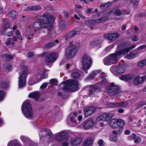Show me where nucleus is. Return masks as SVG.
<instances>
[{"mask_svg": "<svg viewBox=\"0 0 146 146\" xmlns=\"http://www.w3.org/2000/svg\"><path fill=\"white\" fill-rule=\"evenodd\" d=\"M109 56H107L103 59V62L104 64L106 65H109L113 64Z\"/></svg>", "mask_w": 146, "mask_h": 146, "instance_id": "nucleus-28", "label": "nucleus"}, {"mask_svg": "<svg viewBox=\"0 0 146 146\" xmlns=\"http://www.w3.org/2000/svg\"><path fill=\"white\" fill-rule=\"evenodd\" d=\"M20 139L23 142V146H33V142L28 137L24 136L21 135Z\"/></svg>", "mask_w": 146, "mask_h": 146, "instance_id": "nucleus-17", "label": "nucleus"}, {"mask_svg": "<svg viewBox=\"0 0 146 146\" xmlns=\"http://www.w3.org/2000/svg\"><path fill=\"white\" fill-rule=\"evenodd\" d=\"M43 26L42 25L41 23L40 22L36 21L33 24V27L35 31H38L40 29L41 27Z\"/></svg>", "mask_w": 146, "mask_h": 146, "instance_id": "nucleus-25", "label": "nucleus"}, {"mask_svg": "<svg viewBox=\"0 0 146 146\" xmlns=\"http://www.w3.org/2000/svg\"><path fill=\"white\" fill-rule=\"evenodd\" d=\"M65 67L67 69H72L73 67L72 65L69 64H66L65 66Z\"/></svg>", "mask_w": 146, "mask_h": 146, "instance_id": "nucleus-56", "label": "nucleus"}, {"mask_svg": "<svg viewBox=\"0 0 146 146\" xmlns=\"http://www.w3.org/2000/svg\"><path fill=\"white\" fill-rule=\"evenodd\" d=\"M136 135L135 133H133L128 136L127 139L129 141L133 140L135 138Z\"/></svg>", "mask_w": 146, "mask_h": 146, "instance_id": "nucleus-51", "label": "nucleus"}, {"mask_svg": "<svg viewBox=\"0 0 146 146\" xmlns=\"http://www.w3.org/2000/svg\"><path fill=\"white\" fill-rule=\"evenodd\" d=\"M101 81L99 82L100 84H105L107 81L105 77L107 76L105 75L104 72H102L100 74Z\"/></svg>", "mask_w": 146, "mask_h": 146, "instance_id": "nucleus-27", "label": "nucleus"}, {"mask_svg": "<svg viewBox=\"0 0 146 146\" xmlns=\"http://www.w3.org/2000/svg\"><path fill=\"white\" fill-rule=\"evenodd\" d=\"M21 110L25 116L27 118H32L34 112L29 100L25 101L22 104Z\"/></svg>", "mask_w": 146, "mask_h": 146, "instance_id": "nucleus-5", "label": "nucleus"}, {"mask_svg": "<svg viewBox=\"0 0 146 146\" xmlns=\"http://www.w3.org/2000/svg\"><path fill=\"white\" fill-rule=\"evenodd\" d=\"M99 145L100 146H102L104 145V141L102 139H100L98 141Z\"/></svg>", "mask_w": 146, "mask_h": 146, "instance_id": "nucleus-59", "label": "nucleus"}, {"mask_svg": "<svg viewBox=\"0 0 146 146\" xmlns=\"http://www.w3.org/2000/svg\"><path fill=\"white\" fill-rule=\"evenodd\" d=\"M146 80V75L141 77L139 76H136L135 78L134 84L135 85H138L140 84H143Z\"/></svg>", "mask_w": 146, "mask_h": 146, "instance_id": "nucleus-16", "label": "nucleus"}, {"mask_svg": "<svg viewBox=\"0 0 146 146\" xmlns=\"http://www.w3.org/2000/svg\"><path fill=\"white\" fill-rule=\"evenodd\" d=\"M134 77L133 74H129L126 75H123L119 77V78L125 81H128L133 79Z\"/></svg>", "mask_w": 146, "mask_h": 146, "instance_id": "nucleus-21", "label": "nucleus"}, {"mask_svg": "<svg viewBox=\"0 0 146 146\" xmlns=\"http://www.w3.org/2000/svg\"><path fill=\"white\" fill-rule=\"evenodd\" d=\"M34 53L32 52H29L27 54V56L29 57H31L33 56Z\"/></svg>", "mask_w": 146, "mask_h": 146, "instance_id": "nucleus-62", "label": "nucleus"}, {"mask_svg": "<svg viewBox=\"0 0 146 146\" xmlns=\"http://www.w3.org/2000/svg\"><path fill=\"white\" fill-rule=\"evenodd\" d=\"M127 105L126 102H113L109 104V107L111 108H114L117 106L120 107H125Z\"/></svg>", "mask_w": 146, "mask_h": 146, "instance_id": "nucleus-20", "label": "nucleus"}, {"mask_svg": "<svg viewBox=\"0 0 146 146\" xmlns=\"http://www.w3.org/2000/svg\"><path fill=\"white\" fill-rule=\"evenodd\" d=\"M136 56V54H134L132 52H130L129 54L126 55L124 57L128 59H131L135 58Z\"/></svg>", "mask_w": 146, "mask_h": 146, "instance_id": "nucleus-41", "label": "nucleus"}, {"mask_svg": "<svg viewBox=\"0 0 146 146\" xmlns=\"http://www.w3.org/2000/svg\"><path fill=\"white\" fill-rule=\"evenodd\" d=\"M55 17L50 15L47 12H45L43 16L37 15L35 20H37L41 22L43 28L48 29L49 32L51 31L53 27L52 23L54 21Z\"/></svg>", "mask_w": 146, "mask_h": 146, "instance_id": "nucleus-1", "label": "nucleus"}, {"mask_svg": "<svg viewBox=\"0 0 146 146\" xmlns=\"http://www.w3.org/2000/svg\"><path fill=\"white\" fill-rule=\"evenodd\" d=\"M113 115L111 113H104L97 118V120L108 121L113 117Z\"/></svg>", "mask_w": 146, "mask_h": 146, "instance_id": "nucleus-13", "label": "nucleus"}, {"mask_svg": "<svg viewBox=\"0 0 146 146\" xmlns=\"http://www.w3.org/2000/svg\"><path fill=\"white\" fill-rule=\"evenodd\" d=\"M66 25L64 23L63 21H61L59 24V28H60L62 30L66 28Z\"/></svg>", "mask_w": 146, "mask_h": 146, "instance_id": "nucleus-50", "label": "nucleus"}, {"mask_svg": "<svg viewBox=\"0 0 146 146\" xmlns=\"http://www.w3.org/2000/svg\"><path fill=\"white\" fill-rule=\"evenodd\" d=\"M68 134L65 132H62L57 134L56 137L57 140L60 141L63 139L66 138Z\"/></svg>", "mask_w": 146, "mask_h": 146, "instance_id": "nucleus-23", "label": "nucleus"}, {"mask_svg": "<svg viewBox=\"0 0 146 146\" xmlns=\"http://www.w3.org/2000/svg\"><path fill=\"white\" fill-rule=\"evenodd\" d=\"M139 4L138 2L137 1H135L133 3V5L135 8H136Z\"/></svg>", "mask_w": 146, "mask_h": 146, "instance_id": "nucleus-60", "label": "nucleus"}, {"mask_svg": "<svg viewBox=\"0 0 146 146\" xmlns=\"http://www.w3.org/2000/svg\"><path fill=\"white\" fill-rule=\"evenodd\" d=\"M5 95V93L3 90H0V102L4 99Z\"/></svg>", "mask_w": 146, "mask_h": 146, "instance_id": "nucleus-44", "label": "nucleus"}, {"mask_svg": "<svg viewBox=\"0 0 146 146\" xmlns=\"http://www.w3.org/2000/svg\"><path fill=\"white\" fill-rule=\"evenodd\" d=\"M18 15V13L15 11H12L9 12L8 14V16L9 17H15L17 16Z\"/></svg>", "mask_w": 146, "mask_h": 146, "instance_id": "nucleus-43", "label": "nucleus"}, {"mask_svg": "<svg viewBox=\"0 0 146 146\" xmlns=\"http://www.w3.org/2000/svg\"><path fill=\"white\" fill-rule=\"evenodd\" d=\"M146 47V45L143 44L142 46H141L137 48V49L138 50H139L145 48Z\"/></svg>", "mask_w": 146, "mask_h": 146, "instance_id": "nucleus-55", "label": "nucleus"}, {"mask_svg": "<svg viewBox=\"0 0 146 146\" xmlns=\"http://www.w3.org/2000/svg\"><path fill=\"white\" fill-rule=\"evenodd\" d=\"M57 80L55 79H52L49 81V84H52L53 85H56L57 83Z\"/></svg>", "mask_w": 146, "mask_h": 146, "instance_id": "nucleus-47", "label": "nucleus"}, {"mask_svg": "<svg viewBox=\"0 0 146 146\" xmlns=\"http://www.w3.org/2000/svg\"><path fill=\"white\" fill-rule=\"evenodd\" d=\"M48 135L49 137L52 136V133L50 129H46L44 130L41 129L39 133L40 140H42V137L46 136Z\"/></svg>", "mask_w": 146, "mask_h": 146, "instance_id": "nucleus-14", "label": "nucleus"}, {"mask_svg": "<svg viewBox=\"0 0 146 146\" xmlns=\"http://www.w3.org/2000/svg\"><path fill=\"white\" fill-rule=\"evenodd\" d=\"M77 33V31L76 30L70 31L65 36L66 39H67L68 38L72 37L74 36Z\"/></svg>", "mask_w": 146, "mask_h": 146, "instance_id": "nucleus-31", "label": "nucleus"}, {"mask_svg": "<svg viewBox=\"0 0 146 146\" xmlns=\"http://www.w3.org/2000/svg\"><path fill=\"white\" fill-rule=\"evenodd\" d=\"M86 23L88 25L92 26L95 24L98 23L97 19H92L86 21Z\"/></svg>", "mask_w": 146, "mask_h": 146, "instance_id": "nucleus-33", "label": "nucleus"}, {"mask_svg": "<svg viewBox=\"0 0 146 146\" xmlns=\"http://www.w3.org/2000/svg\"><path fill=\"white\" fill-rule=\"evenodd\" d=\"M72 114V113H70L69 116V118L70 121L73 122L74 124L75 125H76V120L75 119V117H74L71 116Z\"/></svg>", "mask_w": 146, "mask_h": 146, "instance_id": "nucleus-45", "label": "nucleus"}, {"mask_svg": "<svg viewBox=\"0 0 146 146\" xmlns=\"http://www.w3.org/2000/svg\"><path fill=\"white\" fill-rule=\"evenodd\" d=\"M112 3L111 2H108L107 3L100 5V7L102 9H103L110 7Z\"/></svg>", "mask_w": 146, "mask_h": 146, "instance_id": "nucleus-38", "label": "nucleus"}, {"mask_svg": "<svg viewBox=\"0 0 146 146\" xmlns=\"http://www.w3.org/2000/svg\"><path fill=\"white\" fill-rule=\"evenodd\" d=\"M13 35V32L11 31H10V32H9L7 33L6 34V36H11Z\"/></svg>", "mask_w": 146, "mask_h": 146, "instance_id": "nucleus-61", "label": "nucleus"}, {"mask_svg": "<svg viewBox=\"0 0 146 146\" xmlns=\"http://www.w3.org/2000/svg\"><path fill=\"white\" fill-rule=\"evenodd\" d=\"M1 57L5 61H9L13 58V56L6 54H3L1 55Z\"/></svg>", "mask_w": 146, "mask_h": 146, "instance_id": "nucleus-32", "label": "nucleus"}, {"mask_svg": "<svg viewBox=\"0 0 146 146\" xmlns=\"http://www.w3.org/2000/svg\"><path fill=\"white\" fill-rule=\"evenodd\" d=\"M75 70L73 69L72 72H73L74 70V72L71 73V76L72 78H78L80 76V74L79 73L76 71H75Z\"/></svg>", "mask_w": 146, "mask_h": 146, "instance_id": "nucleus-42", "label": "nucleus"}, {"mask_svg": "<svg viewBox=\"0 0 146 146\" xmlns=\"http://www.w3.org/2000/svg\"><path fill=\"white\" fill-rule=\"evenodd\" d=\"M58 40H56L53 42L48 43L45 45V48H50L51 47L55 46L56 43H58Z\"/></svg>", "mask_w": 146, "mask_h": 146, "instance_id": "nucleus-37", "label": "nucleus"}, {"mask_svg": "<svg viewBox=\"0 0 146 146\" xmlns=\"http://www.w3.org/2000/svg\"><path fill=\"white\" fill-rule=\"evenodd\" d=\"M28 97L32 98L36 100L38 98L39 95L38 93L34 92L29 94L28 96Z\"/></svg>", "mask_w": 146, "mask_h": 146, "instance_id": "nucleus-40", "label": "nucleus"}, {"mask_svg": "<svg viewBox=\"0 0 146 146\" xmlns=\"http://www.w3.org/2000/svg\"><path fill=\"white\" fill-rule=\"evenodd\" d=\"M125 66L123 65L112 66L110 68V70L114 75L117 76L119 74L124 73L125 71Z\"/></svg>", "mask_w": 146, "mask_h": 146, "instance_id": "nucleus-9", "label": "nucleus"}, {"mask_svg": "<svg viewBox=\"0 0 146 146\" xmlns=\"http://www.w3.org/2000/svg\"><path fill=\"white\" fill-rule=\"evenodd\" d=\"M91 45L93 46H95L98 45V44H97L95 41H93L91 42Z\"/></svg>", "mask_w": 146, "mask_h": 146, "instance_id": "nucleus-64", "label": "nucleus"}, {"mask_svg": "<svg viewBox=\"0 0 146 146\" xmlns=\"http://www.w3.org/2000/svg\"><path fill=\"white\" fill-rule=\"evenodd\" d=\"M63 89L65 90L74 91L78 88V82L70 79L62 82Z\"/></svg>", "mask_w": 146, "mask_h": 146, "instance_id": "nucleus-4", "label": "nucleus"}, {"mask_svg": "<svg viewBox=\"0 0 146 146\" xmlns=\"http://www.w3.org/2000/svg\"><path fill=\"white\" fill-rule=\"evenodd\" d=\"M141 138L139 136H136L135 139H134V142L135 143L138 144L140 143L141 141Z\"/></svg>", "mask_w": 146, "mask_h": 146, "instance_id": "nucleus-48", "label": "nucleus"}, {"mask_svg": "<svg viewBox=\"0 0 146 146\" xmlns=\"http://www.w3.org/2000/svg\"><path fill=\"white\" fill-rule=\"evenodd\" d=\"M109 16L106 15L101 18L97 19L98 23H100L105 22L108 18Z\"/></svg>", "mask_w": 146, "mask_h": 146, "instance_id": "nucleus-39", "label": "nucleus"}, {"mask_svg": "<svg viewBox=\"0 0 146 146\" xmlns=\"http://www.w3.org/2000/svg\"><path fill=\"white\" fill-rule=\"evenodd\" d=\"M93 143V139L92 138L89 137L84 141L83 145V146H88L91 145Z\"/></svg>", "mask_w": 146, "mask_h": 146, "instance_id": "nucleus-29", "label": "nucleus"}, {"mask_svg": "<svg viewBox=\"0 0 146 146\" xmlns=\"http://www.w3.org/2000/svg\"><path fill=\"white\" fill-rule=\"evenodd\" d=\"M7 146H21L16 140L10 141L8 143Z\"/></svg>", "mask_w": 146, "mask_h": 146, "instance_id": "nucleus-35", "label": "nucleus"}, {"mask_svg": "<svg viewBox=\"0 0 146 146\" xmlns=\"http://www.w3.org/2000/svg\"><path fill=\"white\" fill-rule=\"evenodd\" d=\"M110 125L113 128L118 127L119 131H122L124 129V126L125 123L122 119H112L110 121Z\"/></svg>", "mask_w": 146, "mask_h": 146, "instance_id": "nucleus-7", "label": "nucleus"}, {"mask_svg": "<svg viewBox=\"0 0 146 146\" xmlns=\"http://www.w3.org/2000/svg\"><path fill=\"white\" fill-rule=\"evenodd\" d=\"M3 68L7 72H10L12 70V66L8 64H4L3 65Z\"/></svg>", "mask_w": 146, "mask_h": 146, "instance_id": "nucleus-36", "label": "nucleus"}, {"mask_svg": "<svg viewBox=\"0 0 146 146\" xmlns=\"http://www.w3.org/2000/svg\"><path fill=\"white\" fill-rule=\"evenodd\" d=\"M9 82L6 81H2L0 84V86L1 88L3 89H7L9 87Z\"/></svg>", "mask_w": 146, "mask_h": 146, "instance_id": "nucleus-34", "label": "nucleus"}, {"mask_svg": "<svg viewBox=\"0 0 146 146\" xmlns=\"http://www.w3.org/2000/svg\"><path fill=\"white\" fill-rule=\"evenodd\" d=\"M119 34L117 33H115L106 34L104 35V36L105 38L113 42L119 37Z\"/></svg>", "mask_w": 146, "mask_h": 146, "instance_id": "nucleus-15", "label": "nucleus"}, {"mask_svg": "<svg viewBox=\"0 0 146 146\" xmlns=\"http://www.w3.org/2000/svg\"><path fill=\"white\" fill-rule=\"evenodd\" d=\"M112 48L113 47L112 46H109L105 49V51L106 52H108L110 51Z\"/></svg>", "mask_w": 146, "mask_h": 146, "instance_id": "nucleus-58", "label": "nucleus"}, {"mask_svg": "<svg viewBox=\"0 0 146 146\" xmlns=\"http://www.w3.org/2000/svg\"><path fill=\"white\" fill-rule=\"evenodd\" d=\"M81 60L82 68L84 70L89 69L93 62L91 57L88 55L85 54L82 57Z\"/></svg>", "mask_w": 146, "mask_h": 146, "instance_id": "nucleus-6", "label": "nucleus"}, {"mask_svg": "<svg viewBox=\"0 0 146 146\" xmlns=\"http://www.w3.org/2000/svg\"><path fill=\"white\" fill-rule=\"evenodd\" d=\"M20 75L18 83L19 87L22 88L24 87L26 83V78L28 73L27 67L25 66L24 62H22L17 70Z\"/></svg>", "mask_w": 146, "mask_h": 146, "instance_id": "nucleus-2", "label": "nucleus"}, {"mask_svg": "<svg viewBox=\"0 0 146 146\" xmlns=\"http://www.w3.org/2000/svg\"><path fill=\"white\" fill-rule=\"evenodd\" d=\"M82 141L81 138L77 137L72 139L70 141V144L72 145L76 146L79 145Z\"/></svg>", "mask_w": 146, "mask_h": 146, "instance_id": "nucleus-19", "label": "nucleus"}, {"mask_svg": "<svg viewBox=\"0 0 146 146\" xmlns=\"http://www.w3.org/2000/svg\"><path fill=\"white\" fill-rule=\"evenodd\" d=\"M37 82H36L35 81L33 82L32 79H30L28 82V84L30 85H32L36 84Z\"/></svg>", "mask_w": 146, "mask_h": 146, "instance_id": "nucleus-57", "label": "nucleus"}, {"mask_svg": "<svg viewBox=\"0 0 146 146\" xmlns=\"http://www.w3.org/2000/svg\"><path fill=\"white\" fill-rule=\"evenodd\" d=\"M100 73L99 70H95L92 72L87 77L88 79L92 80L94 79L96 76Z\"/></svg>", "mask_w": 146, "mask_h": 146, "instance_id": "nucleus-26", "label": "nucleus"}, {"mask_svg": "<svg viewBox=\"0 0 146 146\" xmlns=\"http://www.w3.org/2000/svg\"><path fill=\"white\" fill-rule=\"evenodd\" d=\"M83 123V127L86 129H87L91 128L94 125V122L92 120L86 121L84 122Z\"/></svg>", "mask_w": 146, "mask_h": 146, "instance_id": "nucleus-22", "label": "nucleus"}, {"mask_svg": "<svg viewBox=\"0 0 146 146\" xmlns=\"http://www.w3.org/2000/svg\"><path fill=\"white\" fill-rule=\"evenodd\" d=\"M118 132L117 131H113L109 137L110 141H116L117 140V135Z\"/></svg>", "mask_w": 146, "mask_h": 146, "instance_id": "nucleus-24", "label": "nucleus"}, {"mask_svg": "<svg viewBox=\"0 0 146 146\" xmlns=\"http://www.w3.org/2000/svg\"><path fill=\"white\" fill-rule=\"evenodd\" d=\"M95 108L93 107H90L85 108L84 110L85 116L86 117H88L91 115L93 113L95 112Z\"/></svg>", "mask_w": 146, "mask_h": 146, "instance_id": "nucleus-18", "label": "nucleus"}, {"mask_svg": "<svg viewBox=\"0 0 146 146\" xmlns=\"http://www.w3.org/2000/svg\"><path fill=\"white\" fill-rule=\"evenodd\" d=\"M58 56V54L56 53H51L46 57L45 61L48 63L54 62Z\"/></svg>", "mask_w": 146, "mask_h": 146, "instance_id": "nucleus-12", "label": "nucleus"}, {"mask_svg": "<svg viewBox=\"0 0 146 146\" xmlns=\"http://www.w3.org/2000/svg\"><path fill=\"white\" fill-rule=\"evenodd\" d=\"M12 40L11 38H9L7 39V42H5V44L6 45H10L11 44V41Z\"/></svg>", "mask_w": 146, "mask_h": 146, "instance_id": "nucleus-54", "label": "nucleus"}, {"mask_svg": "<svg viewBox=\"0 0 146 146\" xmlns=\"http://www.w3.org/2000/svg\"><path fill=\"white\" fill-rule=\"evenodd\" d=\"M146 64V59L143 60L139 62L138 66L140 67L143 66Z\"/></svg>", "mask_w": 146, "mask_h": 146, "instance_id": "nucleus-46", "label": "nucleus"}, {"mask_svg": "<svg viewBox=\"0 0 146 146\" xmlns=\"http://www.w3.org/2000/svg\"><path fill=\"white\" fill-rule=\"evenodd\" d=\"M83 89H87L89 91L88 96L91 97L95 96V95L98 93L100 89L97 88L96 86H93L92 85H87L85 86Z\"/></svg>", "mask_w": 146, "mask_h": 146, "instance_id": "nucleus-11", "label": "nucleus"}, {"mask_svg": "<svg viewBox=\"0 0 146 146\" xmlns=\"http://www.w3.org/2000/svg\"><path fill=\"white\" fill-rule=\"evenodd\" d=\"M40 6H33L26 8L25 9V11H36L40 9Z\"/></svg>", "mask_w": 146, "mask_h": 146, "instance_id": "nucleus-30", "label": "nucleus"}, {"mask_svg": "<svg viewBox=\"0 0 146 146\" xmlns=\"http://www.w3.org/2000/svg\"><path fill=\"white\" fill-rule=\"evenodd\" d=\"M49 84V83L48 82H44L43 83L42 85L40 86V89H44L46 87L47 85Z\"/></svg>", "mask_w": 146, "mask_h": 146, "instance_id": "nucleus-52", "label": "nucleus"}, {"mask_svg": "<svg viewBox=\"0 0 146 146\" xmlns=\"http://www.w3.org/2000/svg\"><path fill=\"white\" fill-rule=\"evenodd\" d=\"M135 45H133L126 48L122 49L115 53L111 54L109 55L112 61L115 63L119 60L120 58L130 50L133 49L136 47Z\"/></svg>", "mask_w": 146, "mask_h": 146, "instance_id": "nucleus-3", "label": "nucleus"}, {"mask_svg": "<svg viewBox=\"0 0 146 146\" xmlns=\"http://www.w3.org/2000/svg\"><path fill=\"white\" fill-rule=\"evenodd\" d=\"M78 50V47L75 45L69 47L65 52L66 56L67 58H70L75 56Z\"/></svg>", "mask_w": 146, "mask_h": 146, "instance_id": "nucleus-10", "label": "nucleus"}, {"mask_svg": "<svg viewBox=\"0 0 146 146\" xmlns=\"http://www.w3.org/2000/svg\"><path fill=\"white\" fill-rule=\"evenodd\" d=\"M119 86L115 85L113 83L109 84L106 87V90L110 95H114L117 97L120 96L121 92L119 91Z\"/></svg>", "mask_w": 146, "mask_h": 146, "instance_id": "nucleus-8", "label": "nucleus"}, {"mask_svg": "<svg viewBox=\"0 0 146 146\" xmlns=\"http://www.w3.org/2000/svg\"><path fill=\"white\" fill-rule=\"evenodd\" d=\"M19 39L20 40H22V37L21 35L16 36H14L13 38V40L15 41H17Z\"/></svg>", "mask_w": 146, "mask_h": 146, "instance_id": "nucleus-49", "label": "nucleus"}, {"mask_svg": "<svg viewBox=\"0 0 146 146\" xmlns=\"http://www.w3.org/2000/svg\"><path fill=\"white\" fill-rule=\"evenodd\" d=\"M63 14L64 17L66 18L69 15L67 11L64 12Z\"/></svg>", "mask_w": 146, "mask_h": 146, "instance_id": "nucleus-63", "label": "nucleus"}, {"mask_svg": "<svg viewBox=\"0 0 146 146\" xmlns=\"http://www.w3.org/2000/svg\"><path fill=\"white\" fill-rule=\"evenodd\" d=\"M115 14L116 16H119L122 15V12L120 10H117L115 12Z\"/></svg>", "mask_w": 146, "mask_h": 146, "instance_id": "nucleus-53", "label": "nucleus"}]
</instances>
